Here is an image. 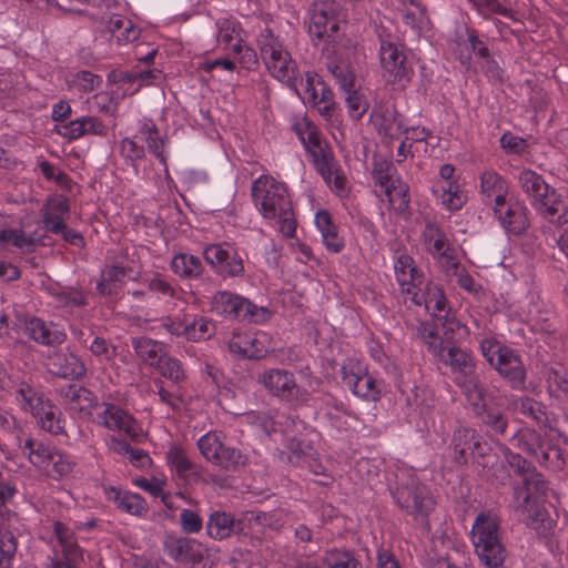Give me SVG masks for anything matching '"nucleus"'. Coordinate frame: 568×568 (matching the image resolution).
Instances as JSON below:
<instances>
[{
  "mask_svg": "<svg viewBox=\"0 0 568 568\" xmlns=\"http://www.w3.org/2000/svg\"><path fill=\"white\" fill-rule=\"evenodd\" d=\"M251 192L254 205L263 219L277 227L285 237H293L296 221L287 185L271 175H261L253 181Z\"/></svg>",
  "mask_w": 568,
  "mask_h": 568,
  "instance_id": "obj_1",
  "label": "nucleus"
},
{
  "mask_svg": "<svg viewBox=\"0 0 568 568\" xmlns=\"http://www.w3.org/2000/svg\"><path fill=\"white\" fill-rule=\"evenodd\" d=\"M548 486L538 473H527L523 484L514 488V509L525 516L527 524L538 534L551 529L552 520L541 503Z\"/></svg>",
  "mask_w": 568,
  "mask_h": 568,
  "instance_id": "obj_2",
  "label": "nucleus"
},
{
  "mask_svg": "<svg viewBox=\"0 0 568 568\" xmlns=\"http://www.w3.org/2000/svg\"><path fill=\"white\" fill-rule=\"evenodd\" d=\"M510 442L514 447L549 469L559 470L565 466L559 448L560 434L556 429L545 428L542 434H539L535 429L523 428L511 437Z\"/></svg>",
  "mask_w": 568,
  "mask_h": 568,
  "instance_id": "obj_3",
  "label": "nucleus"
},
{
  "mask_svg": "<svg viewBox=\"0 0 568 568\" xmlns=\"http://www.w3.org/2000/svg\"><path fill=\"white\" fill-rule=\"evenodd\" d=\"M258 47L261 58L268 73L294 92H297V64L283 42L270 29H265L260 34Z\"/></svg>",
  "mask_w": 568,
  "mask_h": 568,
  "instance_id": "obj_4",
  "label": "nucleus"
},
{
  "mask_svg": "<svg viewBox=\"0 0 568 568\" xmlns=\"http://www.w3.org/2000/svg\"><path fill=\"white\" fill-rule=\"evenodd\" d=\"M471 540L480 561L490 568L503 565L506 550L500 542L497 516L483 513L477 516L471 528Z\"/></svg>",
  "mask_w": 568,
  "mask_h": 568,
  "instance_id": "obj_5",
  "label": "nucleus"
},
{
  "mask_svg": "<svg viewBox=\"0 0 568 568\" xmlns=\"http://www.w3.org/2000/svg\"><path fill=\"white\" fill-rule=\"evenodd\" d=\"M442 362L448 364L455 374H458L457 383L463 388L468 402L478 414L487 407V399L479 384L475 372V363L471 356L455 346L448 347L437 356Z\"/></svg>",
  "mask_w": 568,
  "mask_h": 568,
  "instance_id": "obj_6",
  "label": "nucleus"
},
{
  "mask_svg": "<svg viewBox=\"0 0 568 568\" xmlns=\"http://www.w3.org/2000/svg\"><path fill=\"white\" fill-rule=\"evenodd\" d=\"M211 310L223 317L254 323H262L270 317V312L266 308L258 307L248 300L229 291H220L212 296Z\"/></svg>",
  "mask_w": 568,
  "mask_h": 568,
  "instance_id": "obj_7",
  "label": "nucleus"
},
{
  "mask_svg": "<svg viewBox=\"0 0 568 568\" xmlns=\"http://www.w3.org/2000/svg\"><path fill=\"white\" fill-rule=\"evenodd\" d=\"M392 495L400 508L415 517L426 516L434 506L428 490L415 476L400 478Z\"/></svg>",
  "mask_w": 568,
  "mask_h": 568,
  "instance_id": "obj_8",
  "label": "nucleus"
},
{
  "mask_svg": "<svg viewBox=\"0 0 568 568\" xmlns=\"http://www.w3.org/2000/svg\"><path fill=\"white\" fill-rule=\"evenodd\" d=\"M344 385L357 397L377 400L382 393V382L369 375L366 366L358 359L347 358L342 367Z\"/></svg>",
  "mask_w": 568,
  "mask_h": 568,
  "instance_id": "obj_9",
  "label": "nucleus"
},
{
  "mask_svg": "<svg viewBox=\"0 0 568 568\" xmlns=\"http://www.w3.org/2000/svg\"><path fill=\"white\" fill-rule=\"evenodd\" d=\"M382 77L386 83L405 88L412 79L413 69L400 45L383 41L379 48Z\"/></svg>",
  "mask_w": 568,
  "mask_h": 568,
  "instance_id": "obj_10",
  "label": "nucleus"
},
{
  "mask_svg": "<svg viewBox=\"0 0 568 568\" xmlns=\"http://www.w3.org/2000/svg\"><path fill=\"white\" fill-rule=\"evenodd\" d=\"M295 93L325 119L332 116L335 106L334 94L317 73L308 71L304 78L298 77Z\"/></svg>",
  "mask_w": 568,
  "mask_h": 568,
  "instance_id": "obj_11",
  "label": "nucleus"
},
{
  "mask_svg": "<svg viewBox=\"0 0 568 568\" xmlns=\"http://www.w3.org/2000/svg\"><path fill=\"white\" fill-rule=\"evenodd\" d=\"M258 383L281 400L297 405L307 399V392L296 384L294 374L286 369H267L258 376Z\"/></svg>",
  "mask_w": 568,
  "mask_h": 568,
  "instance_id": "obj_12",
  "label": "nucleus"
},
{
  "mask_svg": "<svg viewBox=\"0 0 568 568\" xmlns=\"http://www.w3.org/2000/svg\"><path fill=\"white\" fill-rule=\"evenodd\" d=\"M393 266L402 294L407 295L414 304L419 305L422 303L419 291L424 274L415 264L414 258L406 251L398 250L394 254Z\"/></svg>",
  "mask_w": 568,
  "mask_h": 568,
  "instance_id": "obj_13",
  "label": "nucleus"
},
{
  "mask_svg": "<svg viewBox=\"0 0 568 568\" xmlns=\"http://www.w3.org/2000/svg\"><path fill=\"white\" fill-rule=\"evenodd\" d=\"M292 128L306 152L311 155L314 165H318L322 171H327L331 150L322 140L316 125L306 116H296Z\"/></svg>",
  "mask_w": 568,
  "mask_h": 568,
  "instance_id": "obj_14",
  "label": "nucleus"
},
{
  "mask_svg": "<svg viewBox=\"0 0 568 568\" xmlns=\"http://www.w3.org/2000/svg\"><path fill=\"white\" fill-rule=\"evenodd\" d=\"M206 263L223 277H234L244 272L243 260L237 250L227 243L211 244L203 251Z\"/></svg>",
  "mask_w": 568,
  "mask_h": 568,
  "instance_id": "obj_15",
  "label": "nucleus"
},
{
  "mask_svg": "<svg viewBox=\"0 0 568 568\" xmlns=\"http://www.w3.org/2000/svg\"><path fill=\"white\" fill-rule=\"evenodd\" d=\"M339 4L334 0H324L314 3L311 17V32L317 38H332L339 29L343 20Z\"/></svg>",
  "mask_w": 568,
  "mask_h": 568,
  "instance_id": "obj_16",
  "label": "nucleus"
},
{
  "mask_svg": "<svg viewBox=\"0 0 568 568\" xmlns=\"http://www.w3.org/2000/svg\"><path fill=\"white\" fill-rule=\"evenodd\" d=\"M217 41L224 44L225 50L234 55H241V61L246 64L257 62L253 49L245 45L241 38V28L237 21L231 18H220L216 20Z\"/></svg>",
  "mask_w": 568,
  "mask_h": 568,
  "instance_id": "obj_17",
  "label": "nucleus"
},
{
  "mask_svg": "<svg viewBox=\"0 0 568 568\" xmlns=\"http://www.w3.org/2000/svg\"><path fill=\"white\" fill-rule=\"evenodd\" d=\"M454 459L458 464H466L469 458L483 457L488 447L483 438L467 427H459L453 436Z\"/></svg>",
  "mask_w": 568,
  "mask_h": 568,
  "instance_id": "obj_18",
  "label": "nucleus"
},
{
  "mask_svg": "<svg viewBox=\"0 0 568 568\" xmlns=\"http://www.w3.org/2000/svg\"><path fill=\"white\" fill-rule=\"evenodd\" d=\"M101 409L99 413L100 424L104 427L123 433L132 439H139L143 436L139 423L122 408L113 404H103Z\"/></svg>",
  "mask_w": 568,
  "mask_h": 568,
  "instance_id": "obj_19",
  "label": "nucleus"
},
{
  "mask_svg": "<svg viewBox=\"0 0 568 568\" xmlns=\"http://www.w3.org/2000/svg\"><path fill=\"white\" fill-rule=\"evenodd\" d=\"M229 346L231 352L244 357L262 358L271 351V338L264 332L235 333Z\"/></svg>",
  "mask_w": 568,
  "mask_h": 568,
  "instance_id": "obj_20",
  "label": "nucleus"
},
{
  "mask_svg": "<svg viewBox=\"0 0 568 568\" xmlns=\"http://www.w3.org/2000/svg\"><path fill=\"white\" fill-rule=\"evenodd\" d=\"M165 554L179 562H200L205 552V547L195 539L176 535H166L163 540Z\"/></svg>",
  "mask_w": 568,
  "mask_h": 568,
  "instance_id": "obj_21",
  "label": "nucleus"
},
{
  "mask_svg": "<svg viewBox=\"0 0 568 568\" xmlns=\"http://www.w3.org/2000/svg\"><path fill=\"white\" fill-rule=\"evenodd\" d=\"M530 203L536 212L545 219L552 221L558 215L556 220L558 225H564L568 222L561 196L549 184H547V190L540 191V195L535 194L530 199Z\"/></svg>",
  "mask_w": 568,
  "mask_h": 568,
  "instance_id": "obj_22",
  "label": "nucleus"
},
{
  "mask_svg": "<svg viewBox=\"0 0 568 568\" xmlns=\"http://www.w3.org/2000/svg\"><path fill=\"white\" fill-rule=\"evenodd\" d=\"M530 203L536 212L545 219L552 221L558 215L556 220L558 225H564L568 222L561 196L549 184H547V190L540 191V195L535 194L530 199Z\"/></svg>",
  "mask_w": 568,
  "mask_h": 568,
  "instance_id": "obj_23",
  "label": "nucleus"
},
{
  "mask_svg": "<svg viewBox=\"0 0 568 568\" xmlns=\"http://www.w3.org/2000/svg\"><path fill=\"white\" fill-rule=\"evenodd\" d=\"M139 134L146 143L149 151L164 165V171L168 174V136L161 134L158 125L149 118H143L139 121Z\"/></svg>",
  "mask_w": 568,
  "mask_h": 568,
  "instance_id": "obj_24",
  "label": "nucleus"
},
{
  "mask_svg": "<svg viewBox=\"0 0 568 568\" xmlns=\"http://www.w3.org/2000/svg\"><path fill=\"white\" fill-rule=\"evenodd\" d=\"M23 332L29 338L43 345L61 344L65 338L64 332L58 325L48 324L38 317L26 320Z\"/></svg>",
  "mask_w": 568,
  "mask_h": 568,
  "instance_id": "obj_25",
  "label": "nucleus"
},
{
  "mask_svg": "<svg viewBox=\"0 0 568 568\" xmlns=\"http://www.w3.org/2000/svg\"><path fill=\"white\" fill-rule=\"evenodd\" d=\"M506 232L521 234L529 227L528 209L524 202L510 197L507 207L496 215Z\"/></svg>",
  "mask_w": 568,
  "mask_h": 568,
  "instance_id": "obj_26",
  "label": "nucleus"
},
{
  "mask_svg": "<svg viewBox=\"0 0 568 568\" xmlns=\"http://www.w3.org/2000/svg\"><path fill=\"white\" fill-rule=\"evenodd\" d=\"M104 494L108 500L112 501L119 509L136 516L143 517L149 511V505L138 493L122 491L116 487H105Z\"/></svg>",
  "mask_w": 568,
  "mask_h": 568,
  "instance_id": "obj_27",
  "label": "nucleus"
},
{
  "mask_svg": "<svg viewBox=\"0 0 568 568\" xmlns=\"http://www.w3.org/2000/svg\"><path fill=\"white\" fill-rule=\"evenodd\" d=\"M493 367L514 387L523 385L526 376L524 364L511 348L506 347Z\"/></svg>",
  "mask_w": 568,
  "mask_h": 568,
  "instance_id": "obj_28",
  "label": "nucleus"
},
{
  "mask_svg": "<svg viewBox=\"0 0 568 568\" xmlns=\"http://www.w3.org/2000/svg\"><path fill=\"white\" fill-rule=\"evenodd\" d=\"M17 399L24 412L30 413L39 424L41 417L52 406V402L30 385L23 383L17 390Z\"/></svg>",
  "mask_w": 568,
  "mask_h": 568,
  "instance_id": "obj_29",
  "label": "nucleus"
},
{
  "mask_svg": "<svg viewBox=\"0 0 568 568\" xmlns=\"http://www.w3.org/2000/svg\"><path fill=\"white\" fill-rule=\"evenodd\" d=\"M17 399L24 412L30 413L39 424L41 417L52 406V402L30 385L23 383L17 390Z\"/></svg>",
  "mask_w": 568,
  "mask_h": 568,
  "instance_id": "obj_30",
  "label": "nucleus"
},
{
  "mask_svg": "<svg viewBox=\"0 0 568 568\" xmlns=\"http://www.w3.org/2000/svg\"><path fill=\"white\" fill-rule=\"evenodd\" d=\"M42 217L45 229L52 233H59L69 217V204L65 197L55 195L50 197L43 210Z\"/></svg>",
  "mask_w": 568,
  "mask_h": 568,
  "instance_id": "obj_31",
  "label": "nucleus"
},
{
  "mask_svg": "<svg viewBox=\"0 0 568 568\" xmlns=\"http://www.w3.org/2000/svg\"><path fill=\"white\" fill-rule=\"evenodd\" d=\"M371 121L381 135L390 140L402 138L403 123L393 109L374 110L371 114Z\"/></svg>",
  "mask_w": 568,
  "mask_h": 568,
  "instance_id": "obj_32",
  "label": "nucleus"
},
{
  "mask_svg": "<svg viewBox=\"0 0 568 568\" xmlns=\"http://www.w3.org/2000/svg\"><path fill=\"white\" fill-rule=\"evenodd\" d=\"M419 300L422 301L419 305L424 304L426 311L436 322L450 313L444 290L437 284L428 283L424 293L419 294Z\"/></svg>",
  "mask_w": 568,
  "mask_h": 568,
  "instance_id": "obj_33",
  "label": "nucleus"
},
{
  "mask_svg": "<svg viewBox=\"0 0 568 568\" xmlns=\"http://www.w3.org/2000/svg\"><path fill=\"white\" fill-rule=\"evenodd\" d=\"M433 193L439 203L449 211H457L465 203V196L457 182L435 183Z\"/></svg>",
  "mask_w": 568,
  "mask_h": 568,
  "instance_id": "obj_34",
  "label": "nucleus"
},
{
  "mask_svg": "<svg viewBox=\"0 0 568 568\" xmlns=\"http://www.w3.org/2000/svg\"><path fill=\"white\" fill-rule=\"evenodd\" d=\"M55 366V373L65 378H80L85 374V366L82 361L72 353H57L51 358Z\"/></svg>",
  "mask_w": 568,
  "mask_h": 568,
  "instance_id": "obj_35",
  "label": "nucleus"
},
{
  "mask_svg": "<svg viewBox=\"0 0 568 568\" xmlns=\"http://www.w3.org/2000/svg\"><path fill=\"white\" fill-rule=\"evenodd\" d=\"M165 459L171 471L181 479L186 480L193 473L194 464L181 446L171 445L165 454Z\"/></svg>",
  "mask_w": 568,
  "mask_h": 568,
  "instance_id": "obj_36",
  "label": "nucleus"
},
{
  "mask_svg": "<svg viewBox=\"0 0 568 568\" xmlns=\"http://www.w3.org/2000/svg\"><path fill=\"white\" fill-rule=\"evenodd\" d=\"M172 272L181 278L199 277L203 272L200 258L189 253H179L172 257Z\"/></svg>",
  "mask_w": 568,
  "mask_h": 568,
  "instance_id": "obj_37",
  "label": "nucleus"
},
{
  "mask_svg": "<svg viewBox=\"0 0 568 568\" xmlns=\"http://www.w3.org/2000/svg\"><path fill=\"white\" fill-rule=\"evenodd\" d=\"M54 535L62 549V555L69 558L83 559V550L78 545L74 531L63 523L57 521L53 525Z\"/></svg>",
  "mask_w": 568,
  "mask_h": 568,
  "instance_id": "obj_38",
  "label": "nucleus"
},
{
  "mask_svg": "<svg viewBox=\"0 0 568 568\" xmlns=\"http://www.w3.org/2000/svg\"><path fill=\"white\" fill-rule=\"evenodd\" d=\"M327 162V171H322L318 165H315L316 170L334 193L341 197L346 196L348 192L347 181L345 175L341 172L337 162L334 160L332 152H329V160Z\"/></svg>",
  "mask_w": 568,
  "mask_h": 568,
  "instance_id": "obj_39",
  "label": "nucleus"
},
{
  "mask_svg": "<svg viewBox=\"0 0 568 568\" xmlns=\"http://www.w3.org/2000/svg\"><path fill=\"white\" fill-rule=\"evenodd\" d=\"M23 454L30 463L39 468H48L50 466L52 454L55 449L41 442L28 438L21 446Z\"/></svg>",
  "mask_w": 568,
  "mask_h": 568,
  "instance_id": "obj_40",
  "label": "nucleus"
},
{
  "mask_svg": "<svg viewBox=\"0 0 568 568\" xmlns=\"http://www.w3.org/2000/svg\"><path fill=\"white\" fill-rule=\"evenodd\" d=\"M215 332L213 322L204 316L187 315L185 339L201 342L210 338Z\"/></svg>",
  "mask_w": 568,
  "mask_h": 568,
  "instance_id": "obj_41",
  "label": "nucleus"
},
{
  "mask_svg": "<svg viewBox=\"0 0 568 568\" xmlns=\"http://www.w3.org/2000/svg\"><path fill=\"white\" fill-rule=\"evenodd\" d=\"M438 326L440 325L434 321V323H422L418 327V335L435 356H438L446 349V339L442 327L439 328Z\"/></svg>",
  "mask_w": 568,
  "mask_h": 568,
  "instance_id": "obj_42",
  "label": "nucleus"
},
{
  "mask_svg": "<svg viewBox=\"0 0 568 568\" xmlns=\"http://www.w3.org/2000/svg\"><path fill=\"white\" fill-rule=\"evenodd\" d=\"M133 347L136 355L144 363L153 367L160 362L162 355L166 353L162 344L146 337L135 338Z\"/></svg>",
  "mask_w": 568,
  "mask_h": 568,
  "instance_id": "obj_43",
  "label": "nucleus"
},
{
  "mask_svg": "<svg viewBox=\"0 0 568 568\" xmlns=\"http://www.w3.org/2000/svg\"><path fill=\"white\" fill-rule=\"evenodd\" d=\"M424 243L434 256L449 257V244L446 235L434 224H427L423 232Z\"/></svg>",
  "mask_w": 568,
  "mask_h": 568,
  "instance_id": "obj_44",
  "label": "nucleus"
},
{
  "mask_svg": "<svg viewBox=\"0 0 568 568\" xmlns=\"http://www.w3.org/2000/svg\"><path fill=\"white\" fill-rule=\"evenodd\" d=\"M395 173L396 169L394 168L392 162L383 159L375 160L372 171V178L375 187H378L376 192L379 195H382V193L386 189L390 187L395 183L397 179L395 178Z\"/></svg>",
  "mask_w": 568,
  "mask_h": 568,
  "instance_id": "obj_45",
  "label": "nucleus"
},
{
  "mask_svg": "<svg viewBox=\"0 0 568 568\" xmlns=\"http://www.w3.org/2000/svg\"><path fill=\"white\" fill-rule=\"evenodd\" d=\"M409 187L400 179H396L395 183L386 189L382 195L387 200L389 207L397 213H404L409 206Z\"/></svg>",
  "mask_w": 568,
  "mask_h": 568,
  "instance_id": "obj_46",
  "label": "nucleus"
},
{
  "mask_svg": "<svg viewBox=\"0 0 568 568\" xmlns=\"http://www.w3.org/2000/svg\"><path fill=\"white\" fill-rule=\"evenodd\" d=\"M225 446L215 432H209L197 440V447L203 457L214 465H217Z\"/></svg>",
  "mask_w": 568,
  "mask_h": 568,
  "instance_id": "obj_47",
  "label": "nucleus"
},
{
  "mask_svg": "<svg viewBox=\"0 0 568 568\" xmlns=\"http://www.w3.org/2000/svg\"><path fill=\"white\" fill-rule=\"evenodd\" d=\"M233 530V518L226 513H214L207 521V534L214 539L227 538Z\"/></svg>",
  "mask_w": 568,
  "mask_h": 568,
  "instance_id": "obj_48",
  "label": "nucleus"
},
{
  "mask_svg": "<svg viewBox=\"0 0 568 568\" xmlns=\"http://www.w3.org/2000/svg\"><path fill=\"white\" fill-rule=\"evenodd\" d=\"M6 219L0 214V243L12 244L20 250H29L34 241L31 236L24 234L21 230H11L6 227Z\"/></svg>",
  "mask_w": 568,
  "mask_h": 568,
  "instance_id": "obj_49",
  "label": "nucleus"
},
{
  "mask_svg": "<svg viewBox=\"0 0 568 568\" xmlns=\"http://www.w3.org/2000/svg\"><path fill=\"white\" fill-rule=\"evenodd\" d=\"M155 368L163 377L174 383H181L185 379V371L182 366V363L168 353L162 355Z\"/></svg>",
  "mask_w": 568,
  "mask_h": 568,
  "instance_id": "obj_50",
  "label": "nucleus"
},
{
  "mask_svg": "<svg viewBox=\"0 0 568 568\" xmlns=\"http://www.w3.org/2000/svg\"><path fill=\"white\" fill-rule=\"evenodd\" d=\"M480 181V194L487 199H490L497 192H507V182L505 179L495 171H485L479 176Z\"/></svg>",
  "mask_w": 568,
  "mask_h": 568,
  "instance_id": "obj_51",
  "label": "nucleus"
},
{
  "mask_svg": "<svg viewBox=\"0 0 568 568\" xmlns=\"http://www.w3.org/2000/svg\"><path fill=\"white\" fill-rule=\"evenodd\" d=\"M518 182L529 199L535 194L540 195V191L547 190V183L544 178L530 169H525L519 173Z\"/></svg>",
  "mask_w": 568,
  "mask_h": 568,
  "instance_id": "obj_52",
  "label": "nucleus"
},
{
  "mask_svg": "<svg viewBox=\"0 0 568 568\" xmlns=\"http://www.w3.org/2000/svg\"><path fill=\"white\" fill-rule=\"evenodd\" d=\"M443 331L446 343L459 341L468 335V328L462 324L450 312L437 322Z\"/></svg>",
  "mask_w": 568,
  "mask_h": 568,
  "instance_id": "obj_53",
  "label": "nucleus"
},
{
  "mask_svg": "<svg viewBox=\"0 0 568 568\" xmlns=\"http://www.w3.org/2000/svg\"><path fill=\"white\" fill-rule=\"evenodd\" d=\"M71 399V408L90 414L97 406L92 393L84 387H71L67 395Z\"/></svg>",
  "mask_w": 568,
  "mask_h": 568,
  "instance_id": "obj_54",
  "label": "nucleus"
},
{
  "mask_svg": "<svg viewBox=\"0 0 568 568\" xmlns=\"http://www.w3.org/2000/svg\"><path fill=\"white\" fill-rule=\"evenodd\" d=\"M126 276V272L120 266H110L102 272V281L98 288L103 294H111L114 288L120 286Z\"/></svg>",
  "mask_w": 568,
  "mask_h": 568,
  "instance_id": "obj_55",
  "label": "nucleus"
},
{
  "mask_svg": "<svg viewBox=\"0 0 568 568\" xmlns=\"http://www.w3.org/2000/svg\"><path fill=\"white\" fill-rule=\"evenodd\" d=\"M43 430L60 435L64 433V419L59 407L52 404L38 424Z\"/></svg>",
  "mask_w": 568,
  "mask_h": 568,
  "instance_id": "obj_56",
  "label": "nucleus"
},
{
  "mask_svg": "<svg viewBox=\"0 0 568 568\" xmlns=\"http://www.w3.org/2000/svg\"><path fill=\"white\" fill-rule=\"evenodd\" d=\"M328 70L333 74L342 90L349 91L353 89L355 82V74L347 63L331 61L328 63Z\"/></svg>",
  "mask_w": 568,
  "mask_h": 568,
  "instance_id": "obj_57",
  "label": "nucleus"
},
{
  "mask_svg": "<svg viewBox=\"0 0 568 568\" xmlns=\"http://www.w3.org/2000/svg\"><path fill=\"white\" fill-rule=\"evenodd\" d=\"M324 564L327 568H361V564L349 551L337 549L326 552Z\"/></svg>",
  "mask_w": 568,
  "mask_h": 568,
  "instance_id": "obj_58",
  "label": "nucleus"
},
{
  "mask_svg": "<svg viewBox=\"0 0 568 568\" xmlns=\"http://www.w3.org/2000/svg\"><path fill=\"white\" fill-rule=\"evenodd\" d=\"M168 484L165 475H154L150 478L140 477L133 479V485L149 493L153 497L165 498L164 488Z\"/></svg>",
  "mask_w": 568,
  "mask_h": 568,
  "instance_id": "obj_59",
  "label": "nucleus"
},
{
  "mask_svg": "<svg viewBox=\"0 0 568 568\" xmlns=\"http://www.w3.org/2000/svg\"><path fill=\"white\" fill-rule=\"evenodd\" d=\"M242 423L251 425L256 432L264 434H270L276 429L273 418L265 413H245L242 415Z\"/></svg>",
  "mask_w": 568,
  "mask_h": 568,
  "instance_id": "obj_60",
  "label": "nucleus"
},
{
  "mask_svg": "<svg viewBox=\"0 0 568 568\" xmlns=\"http://www.w3.org/2000/svg\"><path fill=\"white\" fill-rule=\"evenodd\" d=\"M346 106L349 116L354 120L361 119L369 108L366 97L356 90L345 91Z\"/></svg>",
  "mask_w": 568,
  "mask_h": 568,
  "instance_id": "obj_61",
  "label": "nucleus"
},
{
  "mask_svg": "<svg viewBox=\"0 0 568 568\" xmlns=\"http://www.w3.org/2000/svg\"><path fill=\"white\" fill-rule=\"evenodd\" d=\"M247 463L248 456L246 454L235 447L225 446L216 466L230 469L245 466Z\"/></svg>",
  "mask_w": 568,
  "mask_h": 568,
  "instance_id": "obj_62",
  "label": "nucleus"
},
{
  "mask_svg": "<svg viewBox=\"0 0 568 568\" xmlns=\"http://www.w3.org/2000/svg\"><path fill=\"white\" fill-rule=\"evenodd\" d=\"M16 550L17 542L12 534L0 529V567H10Z\"/></svg>",
  "mask_w": 568,
  "mask_h": 568,
  "instance_id": "obj_63",
  "label": "nucleus"
},
{
  "mask_svg": "<svg viewBox=\"0 0 568 568\" xmlns=\"http://www.w3.org/2000/svg\"><path fill=\"white\" fill-rule=\"evenodd\" d=\"M548 387L551 393L562 396L568 394V372L552 369L548 373Z\"/></svg>",
  "mask_w": 568,
  "mask_h": 568,
  "instance_id": "obj_64",
  "label": "nucleus"
}]
</instances>
